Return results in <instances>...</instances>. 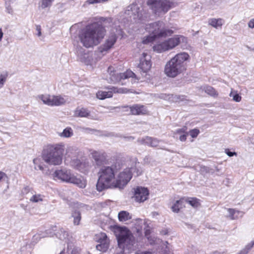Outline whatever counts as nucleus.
Masks as SVG:
<instances>
[{"instance_id": "obj_38", "label": "nucleus", "mask_w": 254, "mask_h": 254, "mask_svg": "<svg viewBox=\"0 0 254 254\" xmlns=\"http://www.w3.org/2000/svg\"><path fill=\"white\" fill-rule=\"evenodd\" d=\"M44 196L40 194H36L32 195L30 198V201L32 202H38L43 200Z\"/></svg>"}, {"instance_id": "obj_16", "label": "nucleus", "mask_w": 254, "mask_h": 254, "mask_svg": "<svg viewBox=\"0 0 254 254\" xmlns=\"http://www.w3.org/2000/svg\"><path fill=\"white\" fill-rule=\"evenodd\" d=\"M151 56L147 53H143L139 58V63L138 67L142 76L147 78L146 76L150 70L152 66Z\"/></svg>"}, {"instance_id": "obj_57", "label": "nucleus", "mask_w": 254, "mask_h": 254, "mask_svg": "<svg viewBox=\"0 0 254 254\" xmlns=\"http://www.w3.org/2000/svg\"><path fill=\"white\" fill-rule=\"evenodd\" d=\"M60 254H63V253L62 252V253H61Z\"/></svg>"}, {"instance_id": "obj_8", "label": "nucleus", "mask_w": 254, "mask_h": 254, "mask_svg": "<svg viewBox=\"0 0 254 254\" xmlns=\"http://www.w3.org/2000/svg\"><path fill=\"white\" fill-rule=\"evenodd\" d=\"M55 180L76 185L80 188H84L86 185V181L81 178H77L71 171L66 169L56 170L52 174Z\"/></svg>"}, {"instance_id": "obj_29", "label": "nucleus", "mask_w": 254, "mask_h": 254, "mask_svg": "<svg viewBox=\"0 0 254 254\" xmlns=\"http://www.w3.org/2000/svg\"><path fill=\"white\" fill-rule=\"evenodd\" d=\"M33 162L35 165L34 169L35 170H40L43 172L44 171L45 165L40 158H36L33 159Z\"/></svg>"}, {"instance_id": "obj_33", "label": "nucleus", "mask_w": 254, "mask_h": 254, "mask_svg": "<svg viewBox=\"0 0 254 254\" xmlns=\"http://www.w3.org/2000/svg\"><path fill=\"white\" fill-rule=\"evenodd\" d=\"M72 217L73 218V223L74 225H79L81 220V215L79 211H75L72 213Z\"/></svg>"}, {"instance_id": "obj_34", "label": "nucleus", "mask_w": 254, "mask_h": 254, "mask_svg": "<svg viewBox=\"0 0 254 254\" xmlns=\"http://www.w3.org/2000/svg\"><path fill=\"white\" fill-rule=\"evenodd\" d=\"M227 211L229 213V217L231 219H235L238 218V214L240 213V211L232 208L227 209Z\"/></svg>"}, {"instance_id": "obj_22", "label": "nucleus", "mask_w": 254, "mask_h": 254, "mask_svg": "<svg viewBox=\"0 0 254 254\" xmlns=\"http://www.w3.org/2000/svg\"><path fill=\"white\" fill-rule=\"evenodd\" d=\"M142 144H146L150 147H157L159 146L161 141L156 138L146 136L139 140Z\"/></svg>"}, {"instance_id": "obj_14", "label": "nucleus", "mask_w": 254, "mask_h": 254, "mask_svg": "<svg viewBox=\"0 0 254 254\" xmlns=\"http://www.w3.org/2000/svg\"><path fill=\"white\" fill-rule=\"evenodd\" d=\"M122 31L120 26L112 28L110 34L107 36L103 44L99 48L101 53L107 52L112 48L116 43L118 35H121Z\"/></svg>"}, {"instance_id": "obj_27", "label": "nucleus", "mask_w": 254, "mask_h": 254, "mask_svg": "<svg viewBox=\"0 0 254 254\" xmlns=\"http://www.w3.org/2000/svg\"><path fill=\"white\" fill-rule=\"evenodd\" d=\"M53 236L52 233L50 230H47L44 232H41L36 234L33 236V239L34 241H38L42 238H45L47 237Z\"/></svg>"}, {"instance_id": "obj_6", "label": "nucleus", "mask_w": 254, "mask_h": 254, "mask_svg": "<svg viewBox=\"0 0 254 254\" xmlns=\"http://www.w3.org/2000/svg\"><path fill=\"white\" fill-rule=\"evenodd\" d=\"M145 30L149 35L142 38V43L143 44L152 43L157 38L166 37L170 32L169 30L165 29L164 24L161 21L146 24Z\"/></svg>"}, {"instance_id": "obj_48", "label": "nucleus", "mask_w": 254, "mask_h": 254, "mask_svg": "<svg viewBox=\"0 0 254 254\" xmlns=\"http://www.w3.org/2000/svg\"><path fill=\"white\" fill-rule=\"evenodd\" d=\"M179 139L181 141H186V139H187V134H185L183 133V134L180 135V136L179 137Z\"/></svg>"}, {"instance_id": "obj_26", "label": "nucleus", "mask_w": 254, "mask_h": 254, "mask_svg": "<svg viewBox=\"0 0 254 254\" xmlns=\"http://www.w3.org/2000/svg\"><path fill=\"white\" fill-rule=\"evenodd\" d=\"M224 23V20L221 18H211L208 20V24L216 29L221 28Z\"/></svg>"}, {"instance_id": "obj_12", "label": "nucleus", "mask_w": 254, "mask_h": 254, "mask_svg": "<svg viewBox=\"0 0 254 254\" xmlns=\"http://www.w3.org/2000/svg\"><path fill=\"white\" fill-rule=\"evenodd\" d=\"M37 99L48 106H60L64 105L67 98L65 96L61 95H55L48 93L38 95Z\"/></svg>"}, {"instance_id": "obj_20", "label": "nucleus", "mask_w": 254, "mask_h": 254, "mask_svg": "<svg viewBox=\"0 0 254 254\" xmlns=\"http://www.w3.org/2000/svg\"><path fill=\"white\" fill-rule=\"evenodd\" d=\"M127 107L129 108L131 114L134 115H145L148 113L147 109L143 105L136 104Z\"/></svg>"}, {"instance_id": "obj_39", "label": "nucleus", "mask_w": 254, "mask_h": 254, "mask_svg": "<svg viewBox=\"0 0 254 254\" xmlns=\"http://www.w3.org/2000/svg\"><path fill=\"white\" fill-rule=\"evenodd\" d=\"M109 0H87L85 3L88 4H93L95 3H104L108 1Z\"/></svg>"}, {"instance_id": "obj_35", "label": "nucleus", "mask_w": 254, "mask_h": 254, "mask_svg": "<svg viewBox=\"0 0 254 254\" xmlns=\"http://www.w3.org/2000/svg\"><path fill=\"white\" fill-rule=\"evenodd\" d=\"M8 77L7 72H4L0 73V89H1L5 83Z\"/></svg>"}, {"instance_id": "obj_3", "label": "nucleus", "mask_w": 254, "mask_h": 254, "mask_svg": "<svg viewBox=\"0 0 254 254\" xmlns=\"http://www.w3.org/2000/svg\"><path fill=\"white\" fill-rule=\"evenodd\" d=\"M65 144L63 142L49 144L42 152L43 160L51 166H59L63 163Z\"/></svg>"}, {"instance_id": "obj_31", "label": "nucleus", "mask_w": 254, "mask_h": 254, "mask_svg": "<svg viewBox=\"0 0 254 254\" xmlns=\"http://www.w3.org/2000/svg\"><path fill=\"white\" fill-rule=\"evenodd\" d=\"M185 200L194 208H197L200 205L199 199L195 197L186 198Z\"/></svg>"}, {"instance_id": "obj_24", "label": "nucleus", "mask_w": 254, "mask_h": 254, "mask_svg": "<svg viewBox=\"0 0 254 254\" xmlns=\"http://www.w3.org/2000/svg\"><path fill=\"white\" fill-rule=\"evenodd\" d=\"M185 200L184 198H182L174 202L171 206L172 211L174 213L179 212L180 210L185 207Z\"/></svg>"}, {"instance_id": "obj_19", "label": "nucleus", "mask_w": 254, "mask_h": 254, "mask_svg": "<svg viewBox=\"0 0 254 254\" xmlns=\"http://www.w3.org/2000/svg\"><path fill=\"white\" fill-rule=\"evenodd\" d=\"M95 240L100 244L96 246V249L101 252H106L109 248V240L104 233H100L95 235Z\"/></svg>"}, {"instance_id": "obj_37", "label": "nucleus", "mask_w": 254, "mask_h": 254, "mask_svg": "<svg viewBox=\"0 0 254 254\" xmlns=\"http://www.w3.org/2000/svg\"><path fill=\"white\" fill-rule=\"evenodd\" d=\"M205 92L208 94L212 96H217L218 93L217 91L212 87L211 86H206L204 87Z\"/></svg>"}, {"instance_id": "obj_47", "label": "nucleus", "mask_w": 254, "mask_h": 254, "mask_svg": "<svg viewBox=\"0 0 254 254\" xmlns=\"http://www.w3.org/2000/svg\"><path fill=\"white\" fill-rule=\"evenodd\" d=\"M36 30L37 31V36L38 37L41 36L42 35L41 26L39 25H37Z\"/></svg>"}, {"instance_id": "obj_15", "label": "nucleus", "mask_w": 254, "mask_h": 254, "mask_svg": "<svg viewBox=\"0 0 254 254\" xmlns=\"http://www.w3.org/2000/svg\"><path fill=\"white\" fill-rule=\"evenodd\" d=\"M147 5L156 13H165L171 8V3L167 0H147Z\"/></svg>"}, {"instance_id": "obj_50", "label": "nucleus", "mask_w": 254, "mask_h": 254, "mask_svg": "<svg viewBox=\"0 0 254 254\" xmlns=\"http://www.w3.org/2000/svg\"><path fill=\"white\" fill-rule=\"evenodd\" d=\"M71 254H79V253L76 250H73L71 252Z\"/></svg>"}, {"instance_id": "obj_23", "label": "nucleus", "mask_w": 254, "mask_h": 254, "mask_svg": "<svg viewBox=\"0 0 254 254\" xmlns=\"http://www.w3.org/2000/svg\"><path fill=\"white\" fill-rule=\"evenodd\" d=\"M55 231L56 232L55 235L58 239L65 242L68 241L69 234L65 229L60 228Z\"/></svg>"}, {"instance_id": "obj_40", "label": "nucleus", "mask_w": 254, "mask_h": 254, "mask_svg": "<svg viewBox=\"0 0 254 254\" xmlns=\"http://www.w3.org/2000/svg\"><path fill=\"white\" fill-rule=\"evenodd\" d=\"M53 0H42L41 7L43 8H45L51 6Z\"/></svg>"}, {"instance_id": "obj_42", "label": "nucleus", "mask_w": 254, "mask_h": 254, "mask_svg": "<svg viewBox=\"0 0 254 254\" xmlns=\"http://www.w3.org/2000/svg\"><path fill=\"white\" fill-rule=\"evenodd\" d=\"M186 130H187L186 127H184L182 128H179V129H177L174 133V137H175V136L177 135V134H180V135L183 134V133L186 132Z\"/></svg>"}, {"instance_id": "obj_1", "label": "nucleus", "mask_w": 254, "mask_h": 254, "mask_svg": "<svg viewBox=\"0 0 254 254\" xmlns=\"http://www.w3.org/2000/svg\"><path fill=\"white\" fill-rule=\"evenodd\" d=\"M105 33L103 27L97 23H92L82 29L78 37L83 46L89 48L98 45L104 37Z\"/></svg>"}, {"instance_id": "obj_45", "label": "nucleus", "mask_w": 254, "mask_h": 254, "mask_svg": "<svg viewBox=\"0 0 254 254\" xmlns=\"http://www.w3.org/2000/svg\"><path fill=\"white\" fill-rule=\"evenodd\" d=\"M135 254H153L152 252L145 251V250H138L135 253Z\"/></svg>"}, {"instance_id": "obj_41", "label": "nucleus", "mask_w": 254, "mask_h": 254, "mask_svg": "<svg viewBox=\"0 0 254 254\" xmlns=\"http://www.w3.org/2000/svg\"><path fill=\"white\" fill-rule=\"evenodd\" d=\"M200 131L197 128H194L191 130H190L189 131L190 135L191 136L192 138H196L197 135L199 134Z\"/></svg>"}, {"instance_id": "obj_18", "label": "nucleus", "mask_w": 254, "mask_h": 254, "mask_svg": "<svg viewBox=\"0 0 254 254\" xmlns=\"http://www.w3.org/2000/svg\"><path fill=\"white\" fill-rule=\"evenodd\" d=\"M106 90H99L96 93V97L100 100H104L113 97V94L116 93H124L127 92L126 89H118L114 86H108L105 88Z\"/></svg>"}, {"instance_id": "obj_53", "label": "nucleus", "mask_w": 254, "mask_h": 254, "mask_svg": "<svg viewBox=\"0 0 254 254\" xmlns=\"http://www.w3.org/2000/svg\"><path fill=\"white\" fill-rule=\"evenodd\" d=\"M213 254H222L219 253L218 252H214Z\"/></svg>"}, {"instance_id": "obj_52", "label": "nucleus", "mask_w": 254, "mask_h": 254, "mask_svg": "<svg viewBox=\"0 0 254 254\" xmlns=\"http://www.w3.org/2000/svg\"><path fill=\"white\" fill-rule=\"evenodd\" d=\"M7 11L8 13H11L12 12L11 8H7Z\"/></svg>"}, {"instance_id": "obj_30", "label": "nucleus", "mask_w": 254, "mask_h": 254, "mask_svg": "<svg viewBox=\"0 0 254 254\" xmlns=\"http://www.w3.org/2000/svg\"><path fill=\"white\" fill-rule=\"evenodd\" d=\"M118 218L120 221H126L131 218V215L126 211H122L119 213Z\"/></svg>"}, {"instance_id": "obj_10", "label": "nucleus", "mask_w": 254, "mask_h": 254, "mask_svg": "<svg viewBox=\"0 0 254 254\" xmlns=\"http://www.w3.org/2000/svg\"><path fill=\"white\" fill-rule=\"evenodd\" d=\"M135 76V74L130 70H127L124 73H119L114 67L110 66L108 68L105 79L109 83L120 82L121 85H124L127 83L124 80Z\"/></svg>"}, {"instance_id": "obj_25", "label": "nucleus", "mask_w": 254, "mask_h": 254, "mask_svg": "<svg viewBox=\"0 0 254 254\" xmlns=\"http://www.w3.org/2000/svg\"><path fill=\"white\" fill-rule=\"evenodd\" d=\"M74 115L78 117L88 118L90 116V112L84 108H78L74 112Z\"/></svg>"}, {"instance_id": "obj_17", "label": "nucleus", "mask_w": 254, "mask_h": 254, "mask_svg": "<svg viewBox=\"0 0 254 254\" xmlns=\"http://www.w3.org/2000/svg\"><path fill=\"white\" fill-rule=\"evenodd\" d=\"M132 199L137 203H143L149 198V190L147 188L136 187L132 189Z\"/></svg>"}, {"instance_id": "obj_2", "label": "nucleus", "mask_w": 254, "mask_h": 254, "mask_svg": "<svg viewBox=\"0 0 254 254\" xmlns=\"http://www.w3.org/2000/svg\"><path fill=\"white\" fill-rule=\"evenodd\" d=\"M190 60L189 54L185 52L175 55L165 65L164 73L169 77L174 78L187 69V63Z\"/></svg>"}, {"instance_id": "obj_56", "label": "nucleus", "mask_w": 254, "mask_h": 254, "mask_svg": "<svg viewBox=\"0 0 254 254\" xmlns=\"http://www.w3.org/2000/svg\"><path fill=\"white\" fill-rule=\"evenodd\" d=\"M118 254H125L124 253H119Z\"/></svg>"}, {"instance_id": "obj_28", "label": "nucleus", "mask_w": 254, "mask_h": 254, "mask_svg": "<svg viewBox=\"0 0 254 254\" xmlns=\"http://www.w3.org/2000/svg\"><path fill=\"white\" fill-rule=\"evenodd\" d=\"M58 135L64 138H69L73 136V131L70 127H66L61 132H59Z\"/></svg>"}, {"instance_id": "obj_5", "label": "nucleus", "mask_w": 254, "mask_h": 254, "mask_svg": "<svg viewBox=\"0 0 254 254\" xmlns=\"http://www.w3.org/2000/svg\"><path fill=\"white\" fill-rule=\"evenodd\" d=\"M97 190L101 191L105 189L115 188V172L113 166H104L98 172Z\"/></svg>"}, {"instance_id": "obj_36", "label": "nucleus", "mask_w": 254, "mask_h": 254, "mask_svg": "<svg viewBox=\"0 0 254 254\" xmlns=\"http://www.w3.org/2000/svg\"><path fill=\"white\" fill-rule=\"evenodd\" d=\"M254 245V242L251 241L250 243L247 244L246 247L242 250L238 254H248L250 250L253 248Z\"/></svg>"}, {"instance_id": "obj_49", "label": "nucleus", "mask_w": 254, "mask_h": 254, "mask_svg": "<svg viewBox=\"0 0 254 254\" xmlns=\"http://www.w3.org/2000/svg\"><path fill=\"white\" fill-rule=\"evenodd\" d=\"M3 33L2 32V29L0 28V42L1 41L2 37H3Z\"/></svg>"}, {"instance_id": "obj_32", "label": "nucleus", "mask_w": 254, "mask_h": 254, "mask_svg": "<svg viewBox=\"0 0 254 254\" xmlns=\"http://www.w3.org/2000/svg\"><path fill=\"white\" fill-rule=\"evenodd\" d=\"M229 96L232 97L233 100L236 102H240L242 100V97L235 90H232Z\"/></svg>"}, {"instance_id": "obj_4", "label": "nucleus", "mask_w": 254, "mask_h": 254, "mask_svg": "<svg viewBox=\"0 0 254 254\" xmlns=\"http://www.w3.org/2000/svg\"><path fill=\"white\" fill-rule=\"evenodd\" d=\"M135 159L128 163L127 168L120 172L115 178V188L123 189L130 181L133 175L138 176L142 170Z\"/></svg>"}, {"instance_id": "obj_43", "label": "nucleus", "mask_w": 254, "mask_h": 254, "mask_svg": "<svg viewBox=\"0 0 254 254\" xmlns=\"http://www.w3.org/2000/svg\"><path fill=\"white\" fill-rule=\"evenodd\" d=\"M145 236L147 237V238L148 239V240L149 241V243L151 245L154 244L155 242L156 241H157L156 239L154 237L152 238L151 237H148L147 232H146Z\"/></svg>"}, {"instance_id": "obj_44", "label": "nucleus", "mask_w": 254, "mask_h": 254, "mask_svg": "<svg viewBox=\"0 0 254 254\" xmlns=\"http://www.w3.org/2000/svg\"><path fill=\"white\" fill-rule=\"evenodd\" d=\"M225 153L229 157H232L233 156H237V153L235 152H231L228 149H226L225 150Z\"/></svg>"}, {"instance_id": "obj_21", "label": "nucleus", "mask_w": 254, "mask_h": 254, "mask_svg": "<svg viewBox=\"0 0 254 254\" xmlns=\"http://www.w3.org/2000/svg\"><path fill=\"white\" fill-rule=\"evenodd\" d=\"M90 154L97 165H100L105 159L104 153L96 150H90Z\"/></svg>"}, {"instance_id": "obj_54", "label": "nucleus", "mask_w": 254, "mask_h": 254, "mask_svg": "<svg viewBox=\"0 0 254 254\" xmlns=\"http://www.w3.org/2000/svg\"><path fill=\"white\" fill-rule=\"evenodd\" d=\"M105 220L107 222L109 220V218L107 217H105Z\"/></svg>"}, {"instance_id": "obj_55", "label": "nucleus", "mask_w": 254, "mask_h": 254, "mask_svg": "<svg viewBox=\"0 0 254 254\" xmlns=\"http://www.w3.org/2000/svg\"><path fill=\"white\" fill-rule=\"evenodd\" d=\"M105 225H102V227H103V228L105 227Z\"/></svg>"}, {"instance_id": "obj_51", "label": "nucleus", "mask_w": 254, "mask_h": 254, "mask_svg": "<svg viewBox=\"0 0 254 254\" xmlns=\"http://www.w3.org/2000/svg\"><path fill=\"white\" fill-rule=\"evenodd\" d=\"M177 98L179 101H183L184 99L183 96H178Z\"/></svg>"}, {"instance_id": "obj_11", "label": "nucleus", "mask_w": 254, "mask_h": 254, "mask_svg": "<svg viewBox=\"0 0 254 254\" xmlns=\"http://www.w3.org/2000/svg\"><path fill=\"white\" fill-rule=\"evenodd\" d=\"M117 231L119 233L117 235L119 247L123 248L124 251L130 249L134 244V239L129 231L126 227H119Z\"/></svg>"}, {"instance_id": "obj_46", "label": "nucleus", "mask_w": 254, "mask_h": 254, "mask_svg": "<svg viewBox=\"0 0 254 254\" xmlns=\"http://www.w3.org/2000/svg\"><path fill=\"white\" fill-rule=\"evenodd\" d=\"M248 26L250 28L254 29V18L251 19L248 23Z\"/></svg>"}, {"instance_id": "obj_7", "label": "nucleus", "mask_w": 254, "mask_h": 254, "mask_svg": "<svg viewBox=\"0 0 254 254\" xmlns=\"http://www.w3.org/2000/svg\"><path fill=\"white\" fill-rule=\"evenodd\" d=\"M187 39L182 35H177L164 40L157 42L153 46V51L162 53L174 49L181 43H186Z\"/></svg>"}, {"instance_id": "obj_13", "label": "nucleus", "mask_w": 254, "mask_h": 254, "mask_svg": "<svg viewBox=\"0 0 254 254\" xmlns=\"http://www.w3.org/2000/svg\"><path fill=\"white\" fill-rule=\"evenodd\" d=\"M126 18H129L131 21L132 19L134 22L142 23L145 16L143 8L136 4H132L127 7L125 12Z\"/></svg>"}, {"instance_id": "obj_9", "label": "nucleus", "mask_w": 254, "mask_h": 254, "mask_svg": "<svg viewBox=\"0 0 254 254\" xmlns=\"http://www.w3.org/2000/svg\"><path fill=\"white\" fill-rule=\"evenodd\" d=\"M77 150L73 147H69L66 150V160L68 161V158H72L76 155ZM70 166L78 170L81 172L86 173L88 172L91 168V164L87 159L79 160L77 158H71L69 162Z\"/></svg>"}]
</instances>
